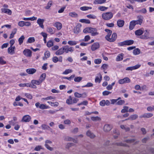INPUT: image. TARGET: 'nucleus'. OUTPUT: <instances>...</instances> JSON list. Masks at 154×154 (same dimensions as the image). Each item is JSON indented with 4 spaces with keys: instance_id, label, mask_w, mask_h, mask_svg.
<instances>
[{
    "instance_id": "4be33fe9",
    "label": "nucleus",
    "mask_w": 154,
    "mask_h": 154,
    "mask_svg": "<svg viewBox=\"0 0 154 154\" xmlns=\"http://www.w3.org/2000/svg\"><path fill=\"white\" fill-rule=\"evenodd\" d=\"M64 53V51H63V47H62L57 51L55 54L56 55H59L63 54Z\"/></svg>"
},
{
    "instance_id": "de8ad7c7",
    "label": "nucleus",
    "mask_w": 154,
    "mask_h": 154,
    "mask_svg": "<svg viewBox=\"0 0 154 154\" xmlns=\"http://www.w3.org/2000/svg\"><path fill=\"white\" fill-rule=\"evenodd\" d=\"M128 107L127 106H124L123 109L121 110V112L125 113L126 112H128Z\"/></svg>"
},
{
    "instance_id": "bb28decb",
    "label": "nucleus",
    "mask_w": 154,
    "mask_h": 154,
    "mask_svg": "<svg viewBox=\"0 0 154 154\" xmlns=\"http://www.w3.org/2000/svg\"><path fill=\"white\" fill-rule=\"evenodd\" d=\"M46 74L45 73L42 74L40 77L39 80L42 83L45 79Z\"/></svg>"
},
{
    "instance_id": "c756f323",
    "label": "nucleus",
    "mask_w": 154,
    "mask_h": 154,
    "mask_svg": "<svg viewBox=\"0 0 154 154\" xmlns=\"http://www.w3.org/2000/svg\"><path fill=\"white\" fill-rule=\"evenodd\" d=\"M17 31V29L16 28H14L13 31H12L11 33L10 34V36L9 37V38L11 39L13 38L14 37V35L15 34Z\"/></svg>"
},
{
    "instance_id": "0e129e2a",
    "label": "nucleus",
    "mask_w": 154,
    "mask_h": 154,
    "mask_svg": "<svg viewBox=\"0 0 154 154\" xmlns=\"http://www.w3.org/2000/svg\"><path fill=\"white\" fill-rule=\"evenodd\" d=\"M86 16L88 18L92 19H95L96 18V17L95 15L91 14L87 15Z\"/></svg>"
},
{
    "instance_id": "864d4df0",
    "label": "nucleus",
    "mask_w": 154,
    "mask_h": 154,
    "mask_svg": "<svg viewBox=\"0 0 154 154\" xmlns=\"http://www.w3.org/2000/svg\"><path fill=\"white\" fill-rule=\"evenodd\" d=\"M75 75H72L70 77H63L62 78L63 79H67L69 80H70L72 79H73L75 77Z\"/></svg>"
},
{
    "instance_id": "ea45409f",
    "label": "nucleus",
    "mask_w": 154,
    "mask_h": 154,
    "mask_svg": "<svg viewBox=\"0 0 154 154\" xmlns=\"http://www.w3.org/2000/svg\"><path fill=\"white\" fill-rule=\"evenodd\" d=\"M138 118V115L137 114H134L131 115L130 116V118L131 120H133L136 119Z\"/></svg>"
},
{
    "instance_id": "774afa93",
    "label": "nucleus",
    "mask_w": 154,
    "mask_h": 154,
    "mask_svg": "<svg viewBox=\"0 0 154 154\" xmlns=\"http://www.w3.org/2000/svg\"><path fill=\"white\" fill-rule=\"evenodd\" d=\"M125 103V101L124 100H121L118 101L116 104L118 105H122Z\"/></svg>"
},
{
    "instance_id": "c03bdc74",
    "label": "nucleus",
    "mask_w": 154,
    "mask_h": 154,
    "mask_svg": "<svg viewBox=\"0 0 154 154\" xmlns=\"http://www.w3.org/2000/svg\"><path fill=\"white\" fill-rule=\"evenodd\" d=\"M53 45V42L52 41L49 40L48 42L47 43V46L48 48H50Z\"/></svg>"
},
{
    "instance_id": "dca6fc26",
    "label": "nucleus",
    "mask_w": 154,
    "mask_h": 154,
    "mask_svg": "<svg viewBox=\"0 0 154 154\" xmlns=\"http://www.w3.org/2000/svg\"><path fill=\"white\" fill-rule=\"evenodd\" d=\"M104 30L107 33V35H106L105 37V39L107 40L109 37H110L112 32V30L108 29H105Z\"/></svg>"
},
{
    "instance_id": "20e7f679",
    "label": "nucleus",
    "mask_w": 154,
    "mask_h": 154,
    "mask_svg": "<svg viewBox=\"0 0 154 154\" xmlns=\"http://www.w3.org/2000/svg\"><path fill=\"white\" fill-rule=\"evenodd\" d=\"M137 18L138 20H133L134 21L136 25V24L141 25L143 21V17L141 15H139L137 16Z\"/></svg>"
},
{
    "instance_id": "5fc2aeb1",
    "label": "nucleus",
    "mask_w": 154,
    "mask_h": 154,
    "mask_svg": "<svg viewBox=\"0 0 154 154\" xmlns=\"http://www.w3.org/2000/svg\"><path fill=\"white\" fill-rule=\"evenodd\" d=\"M93 86V84L91 82H88L86 85L82 86V87H92Z\"/></svg>"
},
{
    "instance_id": "2f4dec72",
    "label": "nucleus",
    "mask_w": 154,
    "mask_h": 154,
    "mask_svg": "<svg viewBox=\"0 0 154 154\" xmlns=\"http://www.w3.org/2000/svg\"><path fill=\"white\" fill-rule=\"evenodd\" d=\"M25 39V37L23 35H22L20 38L18 39V42L20 45H21Z\"/></svg>"
},
{
    "instance_id": "603ef678",
    "label": "nucleus",
    "mask_w": 154,
    "mask_h": 154,
    "mask_svg": "<svg viewBox=\"0 0 154 154\" xmlns=\"http://www.w3.org/2000/svg\"><path fill=\"white\" fill-rule=\"evenodd\" d=\"M4 58V57H0V64L3 65L6 63V61H5L3 59Z\"/></svg>"
},
{
    "instance_id": "c85d7f7f",
    "label": "nucleus",
    "mask_w": 154,
    "mask_h": 154,
    "mask_svg": "<svg viewBox=\"0 0 154 154\" xmlns=\"http://www.w3.org/2000/svg\"><path fill=\"white\" fill-rule=\"evenodd\" d=\"M143 33V31L140 29L136 30L135 32V34L137 35L140 36L142 35Z\"/></svg>"
},
{
    "instance_id": "69168bd1",
    "label": "nucleus",
    "mask_w": 154,
    "mask_h": 154,
    "mask_svg": "<svg viewBox=\"0 0 154 154\" xmlns=\"http://www.w3.org/2000/svg\"><path fill=\"white\" fill-rule=\"evenodd\" d=\"M13 105L14 106H17L18 105H19L20 106H23V104L22 103L20 102L17 103L16 102L14 103Z\"/></svg>"
},
{
    "instance_id": "72a5a7b5",
    "label": "nucleus",
    "mask_w": 154,
    "mask_h": 154,
    "mask_svg": "<svg viewBox=\"0 0 154 154\" xmlns=\"http://www.w3.org/2000/svg\"><path fill=\"white\" fill-rule=\"evenodd\" d=\"M79 21L81 23H85L87 24L90 23V21L89 20L86 19H81L79 20Z\"/></svg>"
},
{
    "instance_id": "7c9ffc66",
    "label": "nucleus",
    "mask_w": 154,
    "mask_h": 154,
    "mask_svg": "<svg viewBox=\"0 0 154 154\" xmlns=\"http://www.w3.org/2000/svg\"><path fill=\"white\" fill-rule=\"evenodd\" d=\"M32 84L36 85H39L42 82L38 80H32L31 82Z\"/></svg>"
},
{
    "instance_id": "e433bc0d",
    "label": "nucleus",
    "mask_w": 154,
    "mask_h": 154,
    "mask_svg": "<svg viewBox=\"0 0 154 154\" xmlns=\"http://www.w3.org/2000/svg\"><path fill=\"white\" fill-rule=\"evenodd\" d=\"M146 10L145 8H143L140 10H137L136 11V13H142L143 14H145L146 12Z\"/></svg>"
},
{
    "instance_id": "6e6552de",
    "label": "nucleus",
    "mask_w": 154,
    "mask_h": 154,
    "mask_svg": "<svg viewBox=\"0 0 154 154\" xmlns=\"http://www.w3.org/2000/svg\"><path fill=\"white\" fill-rule=\"evenodd\" d=\"M130 82V79L128 77H126L123 79L119 80V83L120 84H123L126 83H129Z\"/></svg>"
},
{
    "instance_id": "c9c22d12",
    "label": "nucleus",
    "mask_w": 154,
    "mask_h": 154,
    "mask_svg": "<svg viewBox=\"0 0 154 154\" xmlns=\"http://www.w3.org/2000/svg\"><path fill=\"white\" fill-rule=\"evenodd\" d=\"M91 119L93 121H100L101 120V118L98 116L91 117Z\"/></svg>"
},
{
    "instance_id": "49530a36",
    "label": "nucleus",
    "mask_w": 154,
    "mask_h": 154,
    "mask_svg": "<svg viewBox=\"0 0 154 154\" xmlns=\"http://www.w3.org/2000/svg\"><path fill=\"white\" fill-rule=\"evenodd\" d=\"M41 127L43 129H51V128H50V127L48 125H46L42 124V125Z\"/></svg>"
},
{
    "instance_id": "1a4fd4ad",
    "label": "nucleus",
    "mask_w": 154,
    "mask_h": 154,
    "mask_svg": "<svg viewBox=\"0 0 154 154\" xmlns=\"http://www.w3.org/2000/svg\"><path fill=\"white\" fill-rule=\"evenodd\" d=\"M52 143V142L51 141L49 140H47L45 141V147L48 149L49 150L51 151H53V148L50 147L47 144H51V143Z\"/></svg>"
},
{
    "instance_id": "ddd939ff",
    "label": "nucleus",
    "mask_w": 154,
    "mask_h": 154,
    "mask_svg": "<svg viewBox=\"0 0 154 154\" xmlns=\"http://www.w3.org/2000/svg\"><path fill=\"white\" fill-rule=\"evenodd\" d=\"M99 47V44L98 42L94 43L91 47V49L93 51H94Z\"/></svg>"
},
{
    "instance_id": "0eeeda50",
    "label": "nucleus",
    "mask_w": 154,
    "mask_h": 154,
    "mask_svg": "<svg viewBox=\"0 0 154 154\" xmlns=\"http://www.w3.org/2000/svg\"><path fill=\"white\" fill-rule=\"evenodd\" d=\"M23 54L26 57H31L32 56V51L29 49H25L23 51Z\"/></svg>"
},
{
    "instance_id": "cd10ccee",
    "label": "nucleus",
    "mask_w": 154,
    "mask_h": 154,
    "mask_svg": "<svg viewBox=\"0 0 154 154\" xmlns=\"http://www.w3.org/2000/svg\"><path fill=\"white\" fill-rule=\"evenodd\" d=\"M45 57H43V59L45 60L46 59L48 58L49 57L50 55V52L48 51H46L44 54Z\"/></svg>"
},
{
    "instance_id": "a211bd4d",
    "label": "nucleus",
    "mask_w": 154,
    "mask_h": 154,
    "mask_svg": "<svg viewBox=\"0 0 154 154\" xmlns=\"http://www.w3.org/2000/svg\"><path fill=\"white\" fill-rule=\"evenodd\" d=\"M26 71L29 74H32L36 72V70L34 68H29L27 69Z\"/></svg>"
},
{
    "instance_id": "8fccbe9b",
    "label": "nucleus",
    "mask_w": 154,
    "mask_h": 154,
    "mask_svg": "<svg viewBox=\"0 0 154 154\" xmlns=\"http://www.w3.org/2000/svg\"><path fill=\"white\" fill-rule=\"evenodd\" d=\"M52 5V1H49L47 4V5L45 7V8L47 9H48Z\"/></svg>"
},
{
    "instance_id": "37998d69",
    "label": "nucleus",
    "mask_w": 154,
    "mask_h": 154,
    "mask_svg": "<svg viewBox=\"0 0 154 154\" xmlns=\"http://www.w3.org/2000/svg\"><path fill=\"white\" fill-rule=\"evenodd\" d=\"M20 87H29L30 86L29 83H25L23 84H20L19 85Z\"/></svg>"
},
{
    "instance_id": "3c124183",
    "label": "nucleus",
    "mask_w": 154,
    "mask_h": 154,
    "mask_svg": "<svg viewBox=\"0 0 154 154\" xmlns=\"http://www.w3.org/2000/svg\"><path fill=\"white\" fill-rule=\"evenodd\" d=\"M98 9L102 11H104L106 10L108 8V7H106L103 6H100L98 7Z\"/></svg>"
},
{
    "instance_id": "a878e982",
    "label": "nucleus",
    "mask_w": 154,
    "mask_h": 154,
    "mask_svg": "<svg viewBox=\"0 0 154 154\" xmlns=\"http://www.w3.org/2000/svg\"><path fill=\"white\" fill-rule=\"evenodd\" d=\"M135 25L136 24L133 20L131 21L129 26V29L131 30H132L134 28Z\"/></svg>"
},
{
    "instance_id": "9d476101",
    "label": "nucleus",
    "mask_w": 154,
    "mask_h": 154,
    "mask_svg": "<svg viewBox=\"0 0 154 154\" xmlns=\"http://www.w3.org/2000/svg\"><path fill=\"white\" fill-rule=\"evenodd\" d=\"M153 115V114L151 113H145L143 114V115L140 116H139V118H149L152 117Z\"/></svg>"
},
{
    "instance_id": "b1692460",
    "label": "nucleus",
    "mask_w": 154,
    "mask_h": 154,
    "mask_svg": "<svg viewBox=\"0 0 154 154\" xmlns=\"http://www.w3.org/2000/svg\"><path fill=\"white\" fill-rule=\"evenodd\" d=\"M123 55L124 54L122 53L119 54L116 58V61H119L122 60L123 59Z\"/></svg>"
},
{
    "instance_id": "6e6d98bb",
    "label": "nucleus",
    "mask_w": 154,
    "mask_h": 154,
    "mask_svg": "<svg viewBox=\"0 0 154 154\" xmlns=\"http://www.w3.org/2000/svg\"><path fill=\"white\" fill-rule=\"evenodd\" d=\"M35 41V40L34 37H30L28 39L27 42L31 43L34 42Z\"/></svg>"
},
{
    "instance_id": "5701e85b",
    "label": "nucleus",
    "mask_w": 154,
    "mask_h": 154,
    "mask_svg": "<svg viewBox=\"0 0 154 154\" xmlns=\"http://www.w3.org/2000/svg\"><path fill=\"white\" fill-rule=\"evenodd\" d=\"M86 134L89 137L91 138H94L95 137V135L89 130L87 132Z\"/></svg>"
},
{
    "instance_id": "09e8293b",
    "label": "nucleus",
    "mask_w": 154,
    "mask_h": 154,
    "mask_svg": "<svg viewBox=\"0 0 154 154\" xmlns=\"http://www.w3.org/2000/svg\"><path fill=\"white\" fill-rule=\"evenodd\" d=\"M82 79V78L81 77H75L74 79V81L75 82H79Z\"/></svg>"
},
{
    "instance_id": "7ed1b4c3",
    "label": "nucleus",
    "mask_w": 154,
    "mask_h": 154,
    "mask_svg": "<svg viewBox=\"0 0 154 154\" xmlns=\"http://www.w3.org/2000/svg\"><path fill=\"white\" fill-rule=\"evenodd\" d=\"M63 47L64 52H65L66 53H68L69 52H72L74 51V48L73 47H69L67 45L63 46Z\"/></svg>"
},
{
    "instance_id": "a19ab883",
    "label": "nucleus",
    "mask_w": 154,
    "mask_h": 154,
    "mask_svg": "<svg viewBox=\"0 0 154 154\" xmlns=\"http://www.w3.org/2000/svg\"><path fill=\"white\" fill-rule=\"evenodd\" d=\"M47 103L51 105V106H57L59 104V103L57 102L53 103L51 101H48Z\"/></svg>"
},
{
    "instance_id": "aec40b11",
    "label": "nucleus",
    "mask_w": 154,
    "mask_h": 154,
    "mask_svg": "<svg viewBox=\"0 0 154 154\" xmlns=\"http://www.w3.org/2000/svg\"><path fill=\"white\" fill-rule=\"evenodd\" d=\"M106 0H94V4H101L106 2Z\"/></svg>"
},
{
    "instance_id": "4468645a",
    "label": "nucleus",
    "mask_w": 154,
    "mask_h": 154,
    "mask_svg": "<svg viewBox=\"0 0 154 154\" xmlns=\"http://www.w3.org/2000/svg\"><path fill=\"white\" fill-rule=\"evenodd\" d=\"M15 49V46H10L9 48L8 49V51L9 54H14V50Z\"/></svg>"
},
{
    "instance_id": "338daca9",
    "label": "nucleus",
    "mask_w": 154,
    "mask_h": 154,
    "mask_svg": "<svg viewBox=\"0 0 154 154\" xmlns=\"http://www.w3.org/2000/svg\"><path fill=\"white\" fill-rule=\"evenodd\" d=\"M39 108L42 109H44L48 108V107L44 104H42L40 105Z\"/></svg>"
},
{
    "instance_id": "412c9836",
    "label": "nucleus",
    "mask_w": 154,
    "mask_h": 154,
    "mask_svg": "<svg viewBox=\"0 0 154 154\" xmlns=\"http://www.w3.org/2000/svg\"><path fill=\"white\" fill-rule=\"evenodd\" d=\"M54 26L56 27L57 29L58 30H60L62 27V24L60 22H56L54 24Z\"/></svg>"
},
{
    "instance_id": "6ab92c4d",
    "label": "nucleus",
    "mask_w": 154,
    "mask_h": 154,
    "mask_svg": "<svg viewBox=\"0 0 154 154\" xmlns=\"http://www.w3.org/2000/svg\"><path fill=\"white\" fill-rule=\"evenodd\" d=\"M124 21L121 20H119L117 23V25L119 27H122L124 26Z\"/></svg>"
},
{
    "instance_id": "a18cd8bd",
    "label": "nucleus",
    "mask_w": 154,
    "mask_h": 154,
    "mask_svg": "<svg viewBox=\"0 0 154 154\" xmlns=\"http://www.w3.org/2000/svg\"><path fill=\"white\" fill-rule=\"evenodd\" d=\"M68 44L71 45H75L77 44V42L76 41H69L68 42Z\"/></svg>"
},
{
    "instance_id": "680f3d73",
    "label": "nucleus",
    "mask_w": 154,
    "mask_h": 154,
    "mask_svg": "<svg viewBox=\"0 0 154 154\" xmlns=\"http://www.w3.org/2000/svg\"><path fill=\"white\" fill-rule=\"evenodd\" d=\"M147 110L149 112H151L154 110V106H149L147 107Z\"/></svg>"
},
{
    "instance_id": "e2e57ef3",
    "label": "nucleus",
    "mask_w": 154,
    "mask_h": 154,
    "mask_svg": "<svg viewBox=\"0 0 154 154\" xmlns=\"http://www.w3.org/2000/svg\"><path fill=\"white\" fill-rule=\"evenodd\" d=\"M75 145V144L72 143H68L66 145V148L67 149H69V148L72 146Z\"/></svg>"
},
{
    "instance_id": "bf43d9fd",
    "label": "nucleus",
    "mask_w": 154,
    "mask_h": 154,
    "mask_svg": "<svg viewBox=\"0 0 154 154\" xmlns=\"http://www.w3.org/2000/svg\"><path fill=\"white\" fill-rule=\"evenodd\" d=\"M91 27H88L85 28L83 30V32L85 33L87 32L90 33V30H91Z\"/></svg>"
},
{
    "instance_id": "2eb2a0df",
    "label": "nucleus",
    "mask_w": 154,
    "mask_h": 154,
    "mask_svg": "<svg viewBox=\"0 0 154 154\" xmlns=\"http://www.w3.org/2000/svg\"><path fill=\"white\" fill-rule=\"evenodd\" d=\"M44 22V19H42L39 18L37 20V23L39 25V26L42 29H44V26L43 25V23Z\"/></svg>"
},
{
    "instance_id": "39448f33",
    "label": "nucleus",
    "mask_w": 154,
    "mask_h": 154,
    "mask_svg": "<svg viewBox=\"0 0 154 154\" xmlns=\"http://www.w3.org/2000/svg\"><path fill=\"white\" fill-rule=\"evenodd\" d=\"M31 119V117L29 115H26L24 116L21 119V121L24 122H29Z\"/></svg>"
},
{
    "instance_id": "4c0bfd02",
    "label": "nucleus",
    "mask_w": 154,
    "mask_h": 154,
    "mask_svg": "<svg viewBox=\"0 0 154 154\" xmlns=\"http://www.w3.org/2000/svg\"><path fill=\"white\" fill-rule=\"evenodd\" d=\"M80 32V28L79 26H76L74 29V32L75 33H78Z\"/></svg>"
},
{
    "instance_id": "9b49d317",
    "label": "nucleus",
    "mask_w": 154,
    "mask_h": 154,
    "mask_svg": "<svg viewBox=\"0 0 154 154\" xmlns=\"http://www.w3.org/2000/svg\"><path fill=\"white\" fill-rule=\"evenodd\" d=\"M140 66L141 65L140 64H137L133 66L128 67L126 69V70L132 71L133 70L139 68L140 67Z\"/></svg>"
},
{
    "instance_id": "423d86ee",
    "label": "nucleus",
    "mask_w": 154,
    "mask_h": 154,
    "mask_svg": "<svg viewBox=\"0 0 154 154\" xmlns=\"http://www.w3.org/2000/svg\"><path fill=\"white\" fill-rule=\"evenodd\" d=\"M117 38V35L116 33L114 32L112 33L111 37H109L107 40L109 42H114L116 40Z\"/></svg>"
},
{
    "instance_id": "052dcab7",
    "label": "nucleus",
    "mask_w": 154,
    "mask_h": 154,
    "mask_svg": "<svg viewBox=\"0 0 154 154\" xmlns=\"http://www.w3.org/2000/svg\"><path fill=\"white\" fill-rule=\"evenodd\" d=\"M72 138L68 136H66L64 137V140L66 141H72Z\"/></svg>"
},
{
    "instance_id": "393cba45",
    "label": "nucleus",
    "mask_w": 154,
    "mask_h": 154,
    "mask_svg": "<svg viewBox=\"0 0 154 154\" xmlns=\"http://www.w3.org/2000/svg\"><path fill=\"white\" fill-rule=\"evenodd\" d=\"M2 12L7 13L9 15H11L12 13L11 11L8 9L4 8L2 9Z\"/></svg>"
},
{
    "instance_id": "f8f14e48",
    "label": "nucleus",
    "mask_w": 154,
    "mask_h": 154,
    "mask_svg": "<svg viewBox=\"0 0 154 154\" xmlns=\"http://www.w3.org/2000/svg\"><path fill=\"white\" fill-rule=\"evenodd\" d=\"M90 33H91L92 36H95L98 34V33L97 32V30L95 28H91Z\"/></svg>"
},
{
    "instance_id": "f257e3e1",
    "label": "nucleus",
    "mask_w": 154,
    "mask_h": 154,
    "mask_svg": "<svg viewBox=\"0 0 154 154\" xmlns=\"http://www.w3.org/2000/svg\"><path fill=\"white\" fill-rule=\"evenodd\" d=\"M113 14L111 12H106L102 15V18L105 20H107L111 19L113 17Z\"/></svg>"
},
{
    "instance_id": "f03ea898",
    "label": "nucleus",
    "mask_w": 154,
    "mask_h": 154,
    "mask_svg": "<svg viewBox=\"0 0 154 154\" xmlns=\"http://www.w3.org/2000/svg\"><path fill=\"white\" fill-rule=\"evenodd\" d=\"M134 41L133 40H129L125 41L123 42L118 43V45L120 46L125 45H129L133 44Z\"/></svg>"
},
{
    "instance_id": "473e14b6",
    "label": "nucleus",
    "mask_w": 154,
    "mask_h": 154,
    "mask_svg": "<svg viewBox=\"0 0 154 154\" xmlns=\"http://www.w3.org/2000/svg\"><path fill=\"white\" fill-rule=\"evenodd\" d=\"M133 52L135 55H138L140 53V51L139 48H137L134 49Z\"/></svg>"
},
{
    "instance_id": "f3484780",
    "label": "nucleus",
    "mask_w": 154,
    "mask_h": 154,
    "mask_svg": "<svg viewBox=\"0 0 154 154\" xmlns=\"http://www.w3.org/2000/svg\"><path fill=\"white\" fill-rule=\"evenodd\" d=\"M112 128V127L110 125L106 124L103 127V130L105 132L109 131Z\"/></svg>"
},
{
    "instance_id": "58836bf2",
    "label": "nucleus",
    "mask_w": 154,
    "mask_h": 154,
    "mask_svg": "<svg viewBox=\"0 0 154 154\" xmlns=\"http://www.w3.org/2000/svg\"><path fill=\"white\" fill-rule=\"evenodd\" d=\"M69 15L71 17H78V15L75 12H71L69 13Z\"/></svg>"
},
{
    "instance_id": "4d7b16f0",
    "label": "nucleus",
    "mask_w": 154,
    "mask_h": 154,
    "mask_svg": "<svg viewBox=\"0 0 154 154\" xmlns=\"http://www.w3.org/2000/svg\"><path fill=\"white\" fill-rule=\"evenodd\" d=\"M72 69H66L65 71L63 72V74H67L69 73H71L72 72Z\"/></svg>"
},
{
    "instance_id": "79ce46f5",
    "label": "nucleus",
    "mask_w": 154,
    "mask_h": 154,
    "mask_svg": "<svg viewBox=\"0 0 154 154\" xmlns=\"http://www.w3.org/2000/svg\"><path fill=\"white\" fill-rule=\"evenodd\" d=\"M115 84V82H114L112 83L111 85H108L106 87V89L108 90H111L112 88V87Z\"/></svg>"
},
{
    "instance_id": "13d9d810",
    "label": "nucleus",
    "mask_w": 154,
    "mask_h": 154,
    "mask_svg": "<svg viewBox=\"0 0 154 154\" xmlns=\"http://www.w3.org/2000/svg\"><path fill=\"white\" fill-rule=\"evenodd\" d=\"M108 67V65L106 64H104L101 66V68L103 70H106Z\"/></svg>"
},
{
    "instance_id": "f704fd0d",
    "label": "nucleus",
    "mask_w": 154,
    "mask_h": 154,
    "mask_svg": "<svg viewBox=\"0 0 154 154\" xmlns=\"http://www.w3.org/2000/svg\"><path fill=\"white\" fill-rule=\"evenodd\" d=\"M91 9L92 8L90 7L83 6L80 8V9L82 11H85Z\"/></svg>"
}]
</instances>
